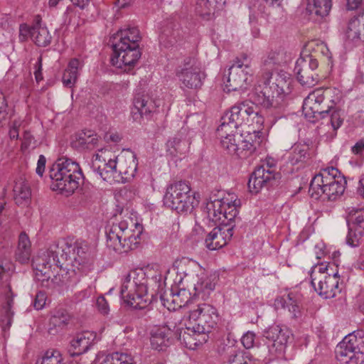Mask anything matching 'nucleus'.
Returning <instances> with one entry per match:
<instances>
[{"instance_id": "obj_8", "label": "nucleus", "mask_w": 364, "mask_h": 364, "mask_svg": "<svg viewBox=\"0 0 364 364\" xmlns=\"http://www.w3.org/2000/svg\"><path fill=\"white\" fill-rule=\"evenodd\" d=\"M33 265L36 270V279L41 282V285L46 288H56L58 287L70 286L68 282V274L75 273V269H70L67 267L68 271L64 276L63 274H57L51 277L53 272L52 267L55 266L57 268H63L53 262V257L50 250L48 248L46 250L39 253L33 260Z\"/></svg>"}, {"instance_id": "obj_62", "label": "nucleus", "mask_w": 364, "mask_h": 364, "mask_svg": "<svg viewBox=\"0 0 364 364\" xmlns=\"http://www.w3.org/2000/svg\"><path fill=\"white\" fill-rule=\"evenodd\" d=\"M46 157L43 155H40L37 163V167L36 169V172L39 176H43V174L46 168Z\"/></svg>"}, {"instance_id": "obj_11", "label": "nucleus", "mask_w": 364, "mask_h": 364, "mask_svg": "<svg viewBox=\"0 0 364 364\" xmlns=\"http://www.w3.org/2000/svg\"><path fill=\"white\" fill-rule=\"evenodd\" d=\"M191 323L196 326L199 333H210L218 324L219 314L213 306L202 303L198 304L188 311Z\"/></svg>"}, {"instance_id": "obj_34", "label": "nucleus", "mask_w": 364, "mask_h": 364, "mask_svg": "<svg viewBox=\"0 0 364 364\" xmlns=\"http://www.w3.org/2000/svg\"><path fill=\"white\" fill-rule=\"evenodd\" d=\"M347 38L352 41H364V18L353 17L348 24L346 32Z\"/></svg>"}, {"instance_id": "obj_41", "label": "nucleus", "mask_w": 364, "mask_h": 364, "mask_svg": "<svg viewBox=\"0 0 364 364\" xmlns=\"http://www.w3.org/2000/svg\"><path fill=\"white\" fill-rule=\"evenodd\" d=\"M237 152H234L233 155H235L240 159H247L256 150L255 146L252 142L244 139L242 134L240 141L237 144Z\"/></svg>"}, {"instance_id": "obj_13", "label": "nucleus", "mask_w": 364, "mask_h": 364, "mask_svg": "<svg viewBox=\"0 0 364 364\" xmlns=\"http://www.w3.org/2000/svg\"><path fill=\"white\" fill-rule=\"evenodd\" d=\"M190 269L188 272H186V276L193 277L194 274L198 277L196 283L194 284V296L202 295V298L208 297L210 294L215 289L216 284V277L215 275H207L205 270L196 262L190 260Z\"/></svg>"}, {"instance_id": "obj_15", "label": "nucleus", "mask_w": 364, "mask_h": 364, "mask_svg": "<svg viewBox=\"0 0 364 364\" xmlns=\"http://www.w3.org/2000/svg\"><path fill=\"white\" fill-rule=\"evenodd\" d=\"M338 272L331 274H318L314 273L311 285L315 291L324 299H331L341 293Z\"/></svg>"}, {"instance_id": "obj_54", "label": "nucleus", "mask_w": 364, "mask_h": 364, "mask_svg": "<svg viewBox=\"0 0 364 364\" xmlns=\"http://www.w3.org/2000/svg\"><path fill=\"white\" fill-rule=\"evenodd\" d=\"M33 26L29 27L27 24L23 23L19 26L18 38L21 42L27 41L28 36L32 38Z\"/></svg>"}, {"instance_id": "obj_60", "label": "nucleus", "mask_w": 364, "mask_h": 364, "mask_svg": "<svg viewBox=\"0 0 364 364\" xmlns=\"http://www.w3.org/2000/svg\"><path fill=\"white\" fill-rule=\"evenodd\" d=\"M349 232L347 235L346 242L347 244L351 247H357L360 244V240L362 236H360L358 232L352 233V230L349 228Z\"/></svg>"}, {"instance_id": "obj_26", "label": "nucleus", "mask_w": 364, "mask_h": 364, "mask_svg": "<svg viewBox=\"0 0 364 364\" xmlns=\"http://www.w3.org/2000/svg\"><path fill=\"white\" fill-rule=\"evenodd\" d=\"M98 144V136L92 130H82L76 133L70 142L71 146L80 151L93 150Z\"/></svg>"}, {"instance_id": "obj_27", "label": "nucleus", "mask_w": 364, "mask_h": 364, "mask_svg": "<svg viewBox=\"0 0 364 364\" xmlns=\"http://www.w3.org/2000/svg\"><path fill=\"white\" fill-rule=\"evenodd\" d=\"M175 339V332L166 325L156 328L151 333V344L157 350H164Z\"/></svg>"}, {"instance_id": "obj_50", "label": "nucleus", "mask_w": 364, "mask_h": 364, "mask_svg": "<svg viewBox=\"0 0 364 364\" xmlns=\"http://www.w3.org/2000/svg\"><path fill=\"white\" fill-rule=\"evenodd\" d=\"M159 41L160 46L166 48H170L176 42L173 32L170 29L164 30L159 35Z\"/></svg>"}, {"instance_id": "obj_16", "label": "nucleus", "mask_w": 364, "mask_h": 364, "mask_svg": "<svg viewBox=\"0 0 364 364\" xmlns=\"http://www.w3.org/2000/svg\"><path fill=\"white\" fill-rule=\"evenodd\" d=\"M273 165L267 163V168L264 166L257 168L251 174L248 181V188L251 193H257L264 187L272 186L273 183L279 178L280 174L275 173L272 169Z\"/></svg>"}, {"instance_id": "obj_37", "label": "nucleus", "mask_w": 364, "mask_h": 364, "mask_svg": "<svg viewBox=\"0 0 364 364\" xmlns=\"http://www.w3.org/2000/svg\"><path fill=\"white\" fill-rule=\"evenodd\" d=\"M223 200H215L207 204L208 218L215 223L225 224L222 213L226 205Z\"/></svg>"}, {"instance_id": "obj_46", "label": "nucleus", "mask_w": 364, "mask_h": 364, "mask_svg": "<svg viewBox=\"0 0 364 364\" xmlns=\"http://www.w3.org/2000/svg\"><path fill=\"white\" fill-rule=\"evenodd\" d=\"M239 204L240 201L237 200H235L232 202V204L229 202L226 203L225 209L222 213L223 215H224L223 220H225V224H222L223 225H227L228 226H229L228 224L226 223L225 220L232 221L236 218L239 213L237 210V206L239 205Z\"/></svg>"}, {"instance_id": "obj_19", "label": "nucleus", "mask_w": 364, "mask_h": 364, "mask_svg": "<svg viewBox=\"0 0 364 364\" xmlns=\"http://www.w3.org/2000/svg\"><path fill=\"white\" fill-rule=\"evenodd\" d=\"M92 168L104 181L110 183L120 182L116 159L108 158L98 153L93 156Z\"/></svg>"}, {"instance_id": "obj_43", "label": "nucleus", "mask_w": 364, "mask_h": 364, "mask_svg": "<svg viewBox=\"0 0 364 364\" xmlns=\"http://www.w3.org/2000/svg\"><path fill=\"white\" fill-rule=\"evenodd\" d=\"M70 316L65 309H58L50 318V325L63 328L68 325Z\"/></svg>"}, {"instance_id": "obj_20", "label": "nucleus", "mask_w": 364, "mask_h": 364, "mask_svg": "<svg viewBox=\"0 0 364 364\" xmlns=\"http://www.w3.org/2000/svg\"><path fill=\"white\" fill-rule=\"evenodd\" d=\"M196 326L189 322V326L185 328H178L175 331V339L179 341L186 348L194 350L197 346L207 341L205 333H199Z\"/></svg>"}, {"instance_id": "obj_31", "label": "nucleus", "mask_w": 364, "mask_h": 364, "mask_svg": "<svg viewBox=\"0 0 364 364\" xmlns=\"http://www.w3.org/2000/svg\"><path fill=\"white\" fill-rule=\"evenodd\" d=\"M31 243L25 232L18 236V246L15 252L16 259L21 264L27 263L31 256Z\"/></svg>"}, {"instance_id": "obj_18", "label": "nucleus", "mask_w": 364, "mask_h": 364, "mask_svg": "<svg viewBox=\"0 0 364 364\" xmlns=\"http://www.w3.org/2000/svg\"><path fill=\"white\" fill-rule=\"evenodd\" d=\"M263 336L269 341L267 348L270 354L277 355L284 353L289 338L288 330L274 324L264 331Z\"/></svg>"}, {"instance_id": "obj_59", "label": "nucleus", "mask_w": 364, "mask_h": 364, "mask_svg": "<svg viewBox=\"0 0 364 364\" xmlns=\"http://www.w3.org/2000/svg\"><path fill=\"white\" fill-rule=\"evenodd\" d=\"M331 270H332L331 269ZM314 273H317L318 274H331L332 271H330V266L329 265H323L320 264L319 266H315L311 272V279L313 281V279L314 277Z\"/></svg>"}, {"instance_id": "obj_24", "label": "nucleus", "mask_w": 364, "mask_h": 364, "mask_svg": "<svg viewBox=\"0 0 364 364\" xmlns=\"http://www.w3.org/2000/svg\"><path fill=\"white\" fill-rule=\"evenodd\" d=\"M96 334L92 331H83L76 334L71 340L68 352L72 357H80L92 346Z\"/></svg>"}, {"instance_id": "obj_4", "label": "nucleus", "mask_w": 364, "mask_h": 364, "mask_svg": "<svg viewBox=\"0 0 364 364\" xmlns=\"http://www.w3.org/2000/svg\"><path fill=\"white\" fill-rule=\"evenodd\" d=\"M52 254L53 262L62 267L66 262L65 269L71 266L73 269L86 272L92 266L93 257L88 252L85 244L69 243L65 240L53 242L48 247Z\"/></svg>"}, {"instance_id": "obj_9", "label": "nucleus", "mask_w": 364, "mask_h": 364, "mask_svg": "<svg viewBox=\"0 0 364 364\" xmlns=\"http://www.w3.org/2000/svg\"><path fill=\"white\" fill-rule=\"evenodd\" d=\"M141 232L136 235L131 234L124 220L113 223L106 232L107 246L119 254L127 253L138 247Z\"/></svg>"}, {"instance_id": "obj_17", "label": "nucleus", "mask_w": 364, "mask_h": 364, "mask_svg": "<svg viewBox=\"0 0 364 364\" xmlns=\"http://www.w3.org/2000/svg\"><path fill=\"white\" fill-rule=\"evenodd\" d=\"M263 336L269 341L267 348L270 354L277 355L284 353L289 338L288 330L274 324L264 331Z\"/></svg>"}, {"instance_id": "obj_56", "label": "nucleus", "mask_w": 364, "mask_h": 364, "mask_svg": "<svg viewBox=\"0 0 364 364\" xmlns=\"http://www.w3.org/2000/svg\"><path fill=\"white\" fill-rule=\"evenodd\" d=\"M255 334L252 331H247L241 338V343L246 349L254 346Z\"/></svg>"}, {"instance_id": "obj_55", "label": "nucleus", "mask_w": 364, "mask_h": 364, "mask_svg": "<svg viewBox=\"0 0 364 364\" xmlns=\"http://www.w3.org/2000/svg\"><path fill=\"white\" fill-rule=\"evenodd\" d=\"M36 145V141L35 140L33 136L29 131H25L23 135L21 149H27L31 146L35 147Z\"/></svg>"}, {"instance_id": "obj_2", "label": "nucleus", "mask_w": 364, "mask_h": 364, "mask_svg": "<svg viewBox=\"0 0 364 364\" xmlns=\"http://www.w3.org/2000/svg\"><path fill=\"white\" fill-rule=\"evenodd\" d=\"M161 274H156L149 282V279L143 269L131 271L124 278L120 295L124 303L136 309L146 307L151 301L148 296V285L154 283L159 289L161 285Z\"/></svg>"}, {"instance_id": "obj_23", "label": "nucleus", "mask_w": 364, "mask_h": 364, "mask_svg": "<svg viewBox=\"0 0 364 364\" xmlns=\"http://www.w3.org/2000/svg\"><path fill=\"white\" fill-rule=\"evenodd\" d=\"M252 105L253 102L248 100L238 102L226 112L223 117L225 120L235 123L236 126L245 125L247 124Z\"/></svg>"}, {"instance_id": "obj_29", "label": "nucleus", "mask_w": 364, "mask_h": 364, "mask_svg": "<svg viewBox=\"0 0 364 364\" xmlns=\"http://www.w3.org/2000/svg\"><path fill=\"white\" fill-rule=\"evenodd\" d=\"M306 12L309 15L315 16L311 17L314 21H320L328 15L332 3L331 0H307Z\"/></svg>"}, {"instance_id": "obj_44", "label": "nucleus", "mask_w": 364, "mask_h": 364, "mask_svg": "<svg viewBox=\"0 0 364 364\" xmlns=\"http://www.w3.org/2000/svg\"><path fill=\"white\" fill-rule=\"evenodd\" d=\"M239 126H236L235 124L231 123L228 120H225L224 117H221V124L217 129L218 136L222 138L228 136L230 134H241L237 132Z\"/></svg>"}, {"instance_id": "obj_63", "label": "nucleus", "mask_w": 364, "mask_h": 364, "mask_svg": "<svg viewBox=\"0 0 364 364\" xmlns=\"http://www.w3.org/2000/svg\"><path fill=\"white\" fill-rule=\"evenodd\" d=\"M36 70L34 72V75L36 80L38 82L41 80H43V75H42V58L39 57L38 59V61L36 62L35 65Z\"/></svg>"}, {"instance_id": "obj_3", "label": "nucleus", "mask_w": 364, "mask_h": 364, "mask_svg": "<svg viewBox=\"0 0 364 364\" xmlns=\"http://www.w3.org/2000/svg\"><path fill=\"white\" fill-rule=\"evenodd\" d=\"M141 38L139 31L135 27L120 29L114 34L110 38L114 52L111 58L112 65L119 68L134 66L141 55L139 46Z\"/></svg>"}, {"instance_id": "obj_58", "label": "nucleus", "mask_w": 364, "mask_h": 364, "mask_svg": "<svg viewBox=\"0 0 364 364\" xmlns=\"http://www.w3.org/2000/svg\"><path fill=\"white\" fill-rule=\"evenodd\" d=\"M46 301V294L43 291H38L36 296L33 301V306L37 310L42 309Z\"/></svg>"}, {"instance_id": "obj_10", "label": "nucleus", "mask_w": 364, "mask_h": 364, "mask_svg": "<svg viewBox=\"0 0 364 364\" xmlns=\"http://www.w3.org/2000/svg\"><path fill=\"white\" fill-rule=\"evenodd\" d=\"M163 202L165 206L178 213L191 211L195 196L191 193V187L186 181H176L166 188Z\"/></svg>"}, {"instance_id": "obj_12", "label": "nucleus", "mask_w": 364, "mask_h": 364, "mask_svg": "<svg viewBox=\"0 0 364 364\" xmlns=\"http://www.w3.org/2000/svg\"><path fill=\"white\" fill-rule=\"evenodd\" d=\"M318 62L311 55H306L297 59L294 67V73L299 82L306 87H313L319 81L316 69Z\"/></svg>"}, {"instance_id": "obj_25", "label": "nucleus", "mask_w": 364, "mask_h": 364, "mask_svg": "<svg viewBox=\"0 0 364 364\" xmlns=\"http://www.w3.org/2000/svg\"><path fill=\"white\" fill-rule=\"evenodd\" d=\"M176 76L183 86L189 89H197L202 86L205 74L200 68L191 66L177 70Z\"/></svg>"}, {"instance_id": "obj_45", "label": "nucleus", "mask_w": 364, "mask_h": 364, "mask_svg": "<svg viewBox=\"0 0 364 364\" xmlns=\"http://www.w3.org/2000/svg\"><path fill=\"white\" fill-rule=\"evenodd\" d=\"M240 138L241 134H230L222 138L220 143L225 150L233 155L234 152H237V144L240 142Z\"/></svg>"}, {"instance_id": "obj_33", "label": "nucleus", "mask_w": 364, "mask_h": 364, "mask_svg": "<svg viewBox=\"0 0 364 364\" xmlns=\"http://www.w3.org/2000/svg\"><path fill=\"white\" fill-rule=\"evenodd\" d=\"M41 20L38 18L33 25L32 41L38 46L46 47L50 43L52 36L46 26L41 25Z\"/></svg>"}, {"instance_id": "obj_7", "label": "nucleus", "mask_w": 364, "mask_h": 364, "mask_svg": "<svg viewBox=\"0 0 364 364\" xmlns=\"http://www.w3.org/2000/svg\"><path fill=\"white\" fill-rule=\"evenodd\" d=\"M341 100V92L336 88L316 89L304 99L302 109L306 118H324Z\"/></svg>"}, {"instance_id": "obj_14", "label": "nucleus", "mask_w": 364, "mask_h": 364, "mask_svg": "<svg viewBox=\"0 0 364 364\" xmlns=\"http://www.w3.org/2000/svg\"><path fill=\"white\" fill-rule=\"evenodd\" d=\"M250 69L248 60L246 55L242 59L237 58L229 68V73L225 87L228 91H235L245 88L248 80V70Z\"/></svg>"}, {"instance_id": "obj_40", "label": "nucleus", "mask_w": 364, "mask_h": 364, "mask_svg": "<svg viewBox=\"0 0 364 364\" xmlns=\"http://www.w3.org/2000/svg\"><path fill=\"white\" fill-rule=\"evenodd\" d=\"M167 152L172 156H178L183 155L186 153L187 148V143L182 141L180 138L173 137L168 141Z\"/></svg>"}, {"instance_id": "obj_5", "label": "nucleus", "mask_w": 364, "mask_h": 364, "mask_svg": "<svg viewBox=\"0 0 364 364\" xmlns=\"http://www.w3.org/2000/svg\"><path fill=\"white\" fill-rule=\"evenodd\" d=\"M51 188L67 194H72L83 183L84 176L80 165L68 158H60L49 171Z\"/></svg>"}, {"instance_id": "obj_1", "label": "nucleus", "mask_w": 364, "mask_h": 364, "mask_svg": "<svg viewBox=\"0 0 364 364\" xmlns=\"http://www.w3.org/2000/svg\"><path fill=\"white\" fill-rule=\"evenodd\" d=\"M284 62L282 50H271L262 63V80L264 84L260 90L253 94L255 103L266 109L277 107L284 94L290 92L291 80L289 75L283 70H277V66Z\"/></svg>"}, {"instance_id": "obj_64", "label": "nucleus", "mask_w": 364, "mask_h": 364, "mask_svg": "<svg viewBox=\"0 0 364 364\" xmlns=\"http://www.w3.org/2000/svg\"><path fill=\"white\" fill-rule=\"evenodd\" d=\"M352 151L355 154H364V139L358 141L352 147Z\"/></svg>"}, {"instance_id": "obj_57", "label": "nucleus", "mask_w": 364, "mask_h": 364, "mask_svg": "<svg viewBox=\"0 0 364 364\" xmlns=\"http://www.w3.org/2000/svg\"><path fill=\"white\" fill-rule=\"evenodd\" d=\"M330 123L333 130L338 129L343 124V118L340 114V111L333 110L330 115Z\"/></svg>"}, {"instance_id": "obj_22", "label": "nucleus", "mask_w": 364, "mask_h": 364, "mask_svg": "<svg viewBox=\"0 0 364 364\" xmlns=\"http://www.w3.org/2000/svg\"><path fill=\"white\" fill-rule=\"evenodd\" d=\"M115 159L120 181L125 183L134 178L138 164L135 155L132 154H121Z\"/></svg>"}, {"instance_id": "obj_32", "label": "nucleus", "mask_w": 364, "mask_h": 364, "mask_svg": "<svg viewBox=\"0 0 364 364\" xmlns=\"http://www.w3.org/2000/svg\"><path fill=\"white\" fill-rule=\"evenodd\" d=\"M82 67V63L77 58L71 59L65 70L62 81L63 85L67 87H72L77 82L79 70Z\"/></svg>"}, {"instance_id": "obj_52", "label": "nucleus", "mask_w": 364, "mask_h": 364, "mask_svg": "<svg viewBox=\"0 0 364 364\" xmlns=\"http://www.w3.org/2000/svg\"><path fill=\"white\" fill-rule=\"evenodd\" d=\"M353 225L355 231L362 236L364 233V210L360 209L355 211Z\"/></svg>"}, {"instance_id": "obj_38", "label": "nucleus", "mask_w": 364, "mask_h": 364, "mask_svg": "<svg viewBox=\"0 0 364 364\" xmlns=\"http://www.w3.org/2000/svg\"><path fill=\"white\" fill-rule=\"evenodd\" d=\"M310 158L309 146L306 144H296L289 153V161L292 165L304 163Z\"/></svg>"}, {"instance_id": "obj_61", "label": "nucleus", "mask_w": 364, "mask_h": 364, "mask_svg": "<svg viewBox=\"0 0 364 364\" xmlns=\"http://www.w3.org/2000/svg\"><path fill=\"white\" fill-rule=\"evenodd\" d=\"M98 310L104 315L107 314L109 311V305L104 296H99L96 302Z\"/></svg>"}, {"instance_id": "obj_53", "label": "nucleus", "mask_w": 364, "mask_h": 364, "mask_svg": "<svg viewBox=\"0 0 364 364\" xmlns=\"http://www.w3.org/2000/svg\"><path fill=\"white\" fill-rule=\"evenodd\" d=\"M345 364H363L364 363V351H355L351 356H349L346 361H341Z\"/></svg>"}, {"instance_id": "obj_36", "label": "nucleus", "mask_w": 364, "mask_h": 364, "mask_svg": "<svg viewBox=\"0 0 364 364\" xmlns=\"http://www.w3.org/2000/svg\"><path fill=\"white\" fill-rule=\"evenodd\" d=\"M14 200L17 205H26L31 196L28 184L22 178L15 182L14 186Z\"/></svg>"}, {"instance_id": "obj_47", "label": "nucleus", "mask_w": 364, "mask_h": 364, "mask_svg": "<svg viewBox=\"0 0 364 364\" xmlns=\"http://www.w3.org/2000/svg\"><path fill=\"white\" fill-rule=\"evenodd\" d=\"M264 119L263 116L259 114V112L257 110V107L253 103L252 107L251 109L250 113V117L248 119L247 124L248 126H252L253 127H257L258 129H261Z\"/></svg>"}, {"instance_id": "obj_28", "label": "nucleus", "mask_w": 364, "mask_h": 364, "mask_svg": "<svg viewBox=\"0 0 364 364\" xmlns=\"http://www.w3.org/2000/svg\"><path fill=\"white\" fill-rule=\"evenodd\" d=\"M133 105L132 114L134 116L139 114L141 117L149 118L156 109L154 102L142 92H138L134 95Z\"/></svg>"}, {"instance_id": "obj_39", "label": "nucleus", "mask_w": 364, "mask_h": 364, "mask_svg": "<svg viewBox=\"0 0 364 364\" xmlns=\"http://www.w3.org/2000/svg\"><path fill=\"white\" fill-rule=\"evenodd\" d=\"M364 331H355L344 337L343 342H346L348 348L355 351H364Z\"/></svg>"}, {"instance_id": "obj_49", "label": "nucleus", "mask_w": 364, "mask_h": 364, "mask_svg": "<svg viewBox=\"0 0 364 364\" xmlns=\"http://www.w3.org/2000/svg\"><path fill=\"white\" fill-rule=\"evenodd\" d=\"M346 342H340L339 344L336 347V358L340 361H346V360L351 356L353 353H355V351L353 349L348 348V345L346 344Z\"/></svg>"}, {"instance_id": "obj_21", "label": "nucleus", "mask_w": 364, "mask_h": 364, "mask_svg": "<svg viewBox=\"0 0 364 364\" xmlns=\"http://www.w3.org/2000/svg\"><path fill=\"white\" fill-rule=\"evenodd\" d=\"M232 235L233 226L216 227L208 234L205 240V247L210 250H219L228 244Z\"/></svg>"}, {"instance_id": "obj_30", "label": "nucleus", "mask_w": 364, "mask_h": 364, "mask_svg": "<svg viewBox=\"0 0 364 364\" xmlns=\"http://www.w3.org/2000/svg\"><path fill=\"white\" fill-rule=\"evenodd\" d=\"M224 4L225 0H198L196 11L203 19L209 20Z\"/></svg>"}, {"instance_id": "obj_48", "label": "nucleus", "mask_w": 364, "mask_h": 364, "mask_svg": "<svg viewBox=\"0 0 364 364\" xmlns=\"http://www.w3.org/2000/svg\"><path fill=\"white\" fill-rule=\"evenodd\" d=\"M160 299L163 306L167 308L169 311H176L175 301V292L173 289H170L168 291H166L163 294H160Z\"/></svg>"}, {"instance_id": "obj_6", "label": "nucleus", "mask_w": 364, "mask_h": 364, "mask_svg": "<svg viewBox=\"0 0 364 364\" xmlns=\"http://www.w3.org/2000/svg\"><path fill=\"white\" fill-rule=\"evenodd\" d=\"M346 184V181L340 176L338 168H327L312 178L309 193L315 199L323 196V200L334 201L343 195Z\"/></svg>"}, {"instance_id": "obj_35", "label": "nucleus", "mask_w": 364, "mask_h": 364, "mask_svg": "<svg viewBox=\"0 0 364 364\" xmlns=\"http://www.w3.org/2000/svg\"><path fill=\"white\" fill-rule=\"evenodd\" d=\"M9 294L6 296V302L2 306L0 325L3 331L9 330L13 320L14 312L12 311L14 305L13 294L11 293V287L8 285Z\"/></svg>"}, {"instance_id": "obj_42", "label": "nucleus", "mask_w": 364, "mask_h": 364, "mask_svg": "<svg viewBox=\"0 0 364 364\" xmlns=\"http://www.w3.org/2000/svg\"><path fill=\"white\" fill-rule=\"evenodd\" d=\"M174 292L176 310L188 306L196 296L194 295L192 296L191 292L184 288L176 290Z\"/></svg>"}, {"instance_id": "obj_51", "label": "nucleus", "mask_w": 364, "mask_h": 364, "mask_svg": "<svg viewBox=\"0 0 364 364\" xmlns=\"http://www.w3.org/2000/svg\"><path fill=\"white\" fill-rule=\"evenodd\" d=\"M60 353L57 350L47 351L42 358L41 362L36 364H62Z\"/></svg>"}]
</instances>
